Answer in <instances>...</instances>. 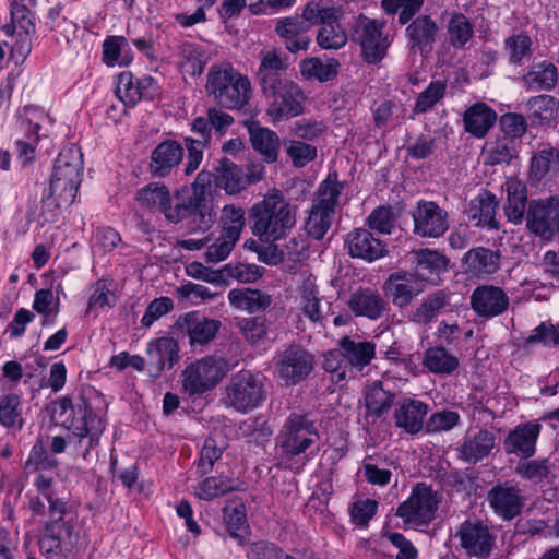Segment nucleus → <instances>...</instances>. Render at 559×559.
I'll return each mask as SVG.
<instances>
[{"label": "nucleus", "mask_w": 559, "mask_h": 559, "mask_svg": "<svg viewBox=\"0 0 559 559\" xmlns=\"http://www.w3.org/2000/svg\"><path fill=\"white\" fill-rule=\"evenodd\" d=\"M52 478L39 474L34 481L37 490L48 501V520L39 537V549L47 559H69L78 543L71 508L67 501L55 496Z\"/></svg>", "instance_id": "f257e3e1"}, {"label": "nucleus", "mask_w": 559, "mask_h": 559, "mask_svg": "<svg viewBox=\"0 0 559 559\" xmlns=\"http://www.w3.org/2000/svg\"><path fill=\"white\" fill-rule=\"evenodd\" d=\"M297 206L286 200L281 190L274 189L254 203L249 211L252 234L265 242L287 236L296 224Z\"/></svg>", "instance_id": "f03ea898"}, {"label": "nucleus", "mask_w": 559, "mask_h": 559, "mask_svg": "<svg viewBox=\"0 0 559 559\" xmlns=\"http://www.w3.org/2000/svg\"><path fill=\"white\" fill-rule=\"evenodd\" d=\"M82 153L75 146L63 148L55 160L49 188L43 197L48 206H69L73 203L82 180Z\"/></svg>", "instance_id": "7ed1b4c3"}, {"label": "nucleus", "mask_w": 559, "mask_h": 559, "mask_svg": "<svg viewBox=\"0 0 559 559\" xmlns=\"http://www.w3.org/2000/svg\"><path fill=\"white\" fill-rule=\"evenodd\" d=\"M205 91L217 105L231 110L243 109L252 94L248 76L228 62L211 66L206 75Z\"/></svg>", "instance_id": "20e7f679"}, {"label": "nucleus", "mask_w": 559, "mask_h": 559, "mask_svg": "<svg viewBox=\"0 0 559 559\" xmlns=\"http://www.w3.org/2000/svg\"><path fill=\"white\" fill-rule=\"evenodd\" d=\"M344 183L336 171L326 176L317 188L311 207L305 222V231L316 240H321L331 228L336 210L342 204Z\"/></svg>", "instance_id": "39448f33"}, {"label": "nucleus", "mask_w": 559, "mask_h": 559, "mask_svg": "<svg viewBox=\"0 0 559 559\" xmlns=\"http://www.w3.org/2000/svg\"><path fill=\"white\" fill-rule=\"evenodd\" d=\"M59 407L64 413L67 411L74 413L67 425L69 444L86 459L90 451L99 443V438L105 430V420L94 413L84 399L74 406L72 400L64 396L60 399Z\"/></svg>", "instance_id": "423d86ee"}, {"label": "nucleus", "mask_w": 559, "mask_h": 559, "mask_svg": "<svg viewBox=\"0 0 559 559\" xmlns=\"http://www.w3.org/2000/svg\"><path fill=\"white\" fill-rule=\"evenodd\" d=\"M376 357V344L371 341L345 335L337 347L323 356V369L336 377V381L346 378L348 371H361Z\"/></svg>", "instance_id": "0eeeda50"}, {"label": "nucleus", "mask_w": 559, "mask_h": 559, "mask_svg": "<svg viewBox=\"0 0 559 559\" xmlns=\"http://www.w3.org/2000/svg\"><path fill=\"white\" fill-rule=\"evenodd\" d=\"M319 439L316 423L307 414L292 413L276 438L280 464L292 468L289 461L305 453Z\"/></svg>", "instance_id": "6e6552de"}, {"label": "nucleus", "mask_w": 559, "mask_h": 559, "mask_svg": "<svg viewBox=\"0 0 559 559\" xmlns=\"http://www.w3.org/2000/svg\"><path fill=\"white\" fill-rule=\"evenodd\" d=\"M225 392V404L247 414L260 407L266 400V378L260 372L241 370L230 378Z\"/></svg>", "instance_id": "1a4fd4ad"}, {"label": "nucleus", "mask_w": 559, "mask_h": 559, "mask_svg": "<svg viewBox=\"0 0 559 559\" xmlns=\"http://www.w3.org/2000/svg\"><path fill=\"white\" fill-rule=\"evenodd\" d=\"M228 362L216 356H206L191 362L181 373L182 390L189 396L212 391L228 373Z\"/></svg>", "instance_id": "9d476101"}, {"label": "nucleus", "mask_w": 559, "mask_h": 559, "mask_svg": "<svg viewBox=\"0 0 559 559\" xmlns=\"http://www.w3.org/2000/svg\"><path fill=\"white\" fill-rule=\"evenodd\" d=\"M262 94L266 99V116L273 123L288 121L305 112L308 97L302 87L293 80H287Z\"/></svg>", "instance_id": "9b49d317"}, {"label": "nucleus", "mask_w": 559, "mask_h": 559, "mask_svg": "<svg viewBox=\"0 0 559 559\" xmlns=\"http://www.w3.org/2000/svg\"><path fill=\"white\" fill-rule=\"evenodd\" d=\"M274 374L284 385L305 381L314 368V357L302 346L289 344L278 348L273 357Z\"/></svg>", "instance_id": "f8f14e48"}, {"label": "nucleus", "mask_w": 559, "mask_h": 559, "mask_svg": "<svg viewBox=\"0 0 559 559\" xmlns=\"http://www.w3.org/2000/svg\"><path fill=\"white\" fill-rule=\"evenodd\" d=\"M439 503V493L431 486L419 483L408 499L399 506L396 515L409 524L427 525L436 518Z\"/></svg>", "instance_id": "ddd939ff"}, {"label": "nucleus", "mask_w": 559, "mask_h": 559, "mask_svg": "<svg viewBox=\"0 0 559 559\" xmlns=\"http://www.w3.org/2000/svg\"><path fill=\"white\" fill-rule=\"evenodd\" d=\"M526 227L536 237L549 241L559 233V198L531 200L526 213Z\"/></svg>", "instance_id": "4468645a"}, {"label": "nucleus", "mask_w": 559, "mask_h": 559, "mask_svg": "<svg viewBox=\"0 0 559 559\" xmlns=\"http://www.w3.org/2000/svg\"><path fill=\"white\" fill-rule=\"evenodd\" d=\"M383 23L362 15L356 21L354 27L356 39L360 45L362 59L369 64L380 62L386 56L391 45L388 37L383 35Z\"/></svg>", "instance_id": "2eb2a0df"}, {"label": "nucleus", "mask_w": 559, "mask_h": 559, "mask_svg": "<svg viewBox=\"0 0 559 559\" xmlns=\"http://www.w3.org/2000/svg\"><path fill=\"white\" fill-rule=\"evenodd\" d=\"M441 28L429 14H418L405 28V38L411 55L427 58L433 50Z\"/></svg>", "instance_id": "dca6fc26"}, {"label": "nucleus", "mask_w": 559, "mask_h": 559, "mask_svg": "<svg viewBox=\"0 0 559 559\" xmlns=\"http://www.w3.org/2000/svg\"><path fill=\"white\" fill-rule=\"evenodd\" d=\"M412 217L414 234L423 238H439L449 228L448 212L432 201H418Z\"/></svg>", "instance_id": "f3484780"}, {"label": "nucleus", "mask_w": 559, "mask_h": 559, "mask_svg": "<svg viewBox=\"0 0 559 559\" xmlns=\"http://www.w3.org/2000/svg\"><path fill=\"white\" fill-rule=\"evenodd\" d=\"M469 305L477 317L489 320L508 311L510 297L500 286L481 284L472 292Z\"/></svg>", "instance_id": "a211bd4d"}, {"label": "nucleus", "mask_w": 559, "mask_h": 559, "mask_svg": "<svg viewBox=\"0 0 559 559\" xmlns=\"http://www.w3.org/2000/svg\"><path fill=\"white\" fill-rule=\"evenodd\" d=\"M159 93L157 82L150 75L135 78L124 71L118 75L116 95L126 107L135 106L141 99L153 100Z\"/></svg>", "instance_id": "6ab92c4d"}, {"label": "nucleus", "mask_w": 559, "mask_h": 559, "mask_svg": "<svg viewBox=\"0 0 559 559\" xmlns=\"http://www.w3.org/2000/svg\"><path fill=\"white\" fill-rule=\"evenodd\" d=\"M178 223L186 219L187 229L191 234L209 231L216 221L212 199H178Z\"/></svg>", "instance_id": "aec40b11"}, {"label": "nucleus", "mask_w": 559, "mask_h": 559, "mask_svg": "<svg viewBox=\"0 0 559 559\" xmlns=\"http://www.w3.org/2000/svg\"><path fill=\"white\" fill-rule=\"evenodd\" d=\"M221 325V321L210 319L198 311L180 316L175 323L178 332L188 335L191 346L209 344L215 338Z\"/></svg>", "instance_id": "412c9836"}, {"label": "nucleus", "mask_w": 559, "mask_h": 559, "mask_svg": "<svg viewBox=\"0 0 559 559\" xmlns=\"http://www.w3.org/2000/svg\"><path fill=\"white\" fill-rule=\"evenodd\" d=\"M136 200L142 206L158 210L168 222L178 224V199L164 183L151 182L144 186L138 191Z\"/></svg>", "instance_id": "4be33fe9"}, {"label": "nucleus", "mask_w": 559, "mask_h": 559, "mask_svg": "<svg viewBox=\"0 0 559 559\" xmlns=\"http://www.w3.org/2000/svg\"><path fill=\"white\" fill-rule=\"evenodd\" d=\"M456 536L461 547L469 557H488L495 540L488 526L480 521L463 522Z\"/></svg>", "instance_id": "5701e85b"}, {"label": "nucleus", "mask_w": 559, "mask_h": 559, "mask_svg": "<svg viewBox=\"0 0 559 559\" xmlns=\"http://www.w3.org/2000/svg\"><path fill=\"white\" fill-rule=\"evenodd\" d=\"M382 289L394 306L404 308L424 290V284L414 273L395 272L386 278Z\"/></svg>", "instance_id": "b1692460"}, {"label": "nucleus", "mask_w": 559, "mask_h": 559, "mask_svg": "<svg viewBox=\"0 0 559 559\" xmlns=\"http://www.w3.org/2000/svg\"><path fill=\"white\" fill-rule=\"evenodd\" d=\"M285 56L275 48L262 49L259 52V67L255 72L261 92H265L287 81L284 74L287 70Z\"/></svg>", "instance_id": "393cba45"}, {"label": "nucleus", "mask_w": 559, "mask_h": 559, "mask_svg": "<svg viewBox=\"0 0 559 559\" xmlns=\"http://www.w3.org/2000/svg\"><path fill=\"white\" fill-rule=\"evenodd\" d=\"M487 498L495 513L507 521L521 514L526 500L519 487L507 484L493 486Z\"/></svg>", "instance_id": "a878e982"}, {"label": "nucleus", "mask_w": 559, "mask_h": 559, "mask_svg": "<svg viewBox=\"0 0 559 559\" xmlns=\"http://www.w3.org/2000/svg\"><path fill=\"white\" fill-rule=\"evenodd\" d=\"M348 309L356 317H364L371 321L382 318L390 309L389 302L382 295L370 287L358 288L349 295Z\"/></svg>", "instance_id": "bb28decb"}, {"label": "nucleus", "mask_w": 559, "mask_h": 559, "mask_svg": "<svg viewBox=\"0 0 559 559\" xmlns=\"http://www.w3.org/2000/svg\"><path fill=\"white\" fill-rule=\"evenodd\" d=\"M191 131L198 138H185L188 156L183 171L187 176H190L199 168L203 159V152L210 145L212 139V128L207 118L197 117L192 121Z\"/></svg>", "instance_id": "cd10ccee"}, {"label": "nucleus", "mask_w": 559, "mask_h": 559, "mask_svg": "<svg viewBox=\"0 0 559 559\" xmlns=\"http://www.w3.org/2000/svg\"><path fill=\"white\" fill-rule=\"evenodd\" d=\"M498 204L496 195L489 190L483 189L469 201L466 210L467 217L477 227L498 230L500 229V223L496 218Z\"/></svg>", "instance_id": "c85d7f7f"}, {"label": "nucleus", "mask_w": 559, "mask_h": 559, "mask_svg": "<svg viewBox=\"0 0 559 559\" xmlns=\"http://www.w3.org/2000/svg\"><path fill=\"white\" fill-rule=\"evenodd\" d=\"M542 426L534 421L518 425L504 439V450L523 459L533 456Z\"/></svg>", "instance_id": "c756f323"}, {"label": "nucleus", "mask_w": 559, "mask_h": 559, "mask_svg": "<svg viewBox=\"0 0 559 559\" xmlns=\"http://www.w3.org/2000/svg\"><path fill=\"white\" fill-rule=\"evenodd\" d=\"M348 253L353 258L372 262L386 252L385 243L365 228H355L346 236Z\"/></svg>", "instance_id": "7c9ffc66"}, {"label": "nucleus", "mask_w": 559, "mask_h": 559, "mask_svg": "<svg viewBox=\"0 0 559 559\" xmlns=\"http://www.w3.org/2000/svg\"><path fill=\"white\" fill-rule=\"evenodd\" d=\"M300 311L313 323H320L324 319L321 307V296L316 277L310 273H302L296 288Z\"/></svg>", "instance_id": "2f4dec72"}, {"label": "nucleus", "mask_w": 559, "mask_h": 559, "mask_svg": "<svg viewBox=\"0 0 559 559\" xmlns=\"http://www.w3.org/2000/svg\"><path fill=\"white\" fill-rule=\"evenodd\" d=\"M182 158V146L177 141L165 140L151 153L150 171L154 177H166L179 166Z\"/></svg>", "instance_id": "473e14b6"}, {"label": "nucleus", "mask_w": 559, "mask_h": 559, "mask_svg": "<svg viewBox=\"0 0 559 559\" xmlns=\"http://www.w3.org/2000/svg\"><path fill=\"white\" fill-rule=\"evenodd\" d=\"M178 343L171 337H159L152 341L146 349L150 373L158 377L164 369H170L179 360Z\"/></svg>", "instance_id": "72a5a7b5"}, {"label": "nucleus", "mask_w": 559, "mask_h": 559, "mask_svg": "<svg viewBox=\"0 0 559 559\" xmlns=\"http://www.w3.org/2000/svg\"><path fill=\"white\" fill-rule=\"evenodd\" d=\"M46 119L44 110L36 106H25L23 111L19 115L20 128L25 124L32 127V134L27 135V140L17 139L15 142L19 157H23L24 162L33 159L35 145L38 142V132L41 128V122Z\"/></svg>", "instance_id": "f704fd0d"}, {"label": "nucleus", "mask_w": 559, "mask_h": 559, "mask_svg": "<svg viewBox=\"0 0 559 559\" xmlns=\"http://www.w3.org/2000/svg\"><path fill=\"white\" fill-rule=\"evenodd\" d=\"M463 263L467 272L476 277H487L500 270L501 253L486 247L469 249L463 257Z\"/></svg>", "instance_id": "c9c22d12"}, {"label": "nucleus", "mask_w": 559, "mask_h": 559, "mask_svg": "<svg viewBox=\"0 0 559 559\" xmlns=\"http://www.w3.org/2000/svg\"><path fill=\"white\" fill-rule=\"evenodd\" d=\"M506 186V203L503 212L508 221L514 225L522 224L527 213V189L524 182L518 179H509Z\"/></svg>", "instance_id": "e433bc0d"}, {"label": "nucleus", "mask_w": 559, "mask_h": 559, "mask_svg": "<svg viewBox=\"0 0 559 559\" xmlns=\"http://www.w3.org/2000/svg\"><path fill=\"white\" fill-rule=\"evenodd\" d=\"M496 444L493 432L481 429L474 435H467L460 445V459L468 464H476L488 456Z\"/></svg>", "instance_id": "4c0bfd02"}, {"label": "nucleus", "mask_w": 559, "mask_h": 559, "mask_svg": "<svg viewBox=\"0 0 559 559\" xmlns=\"http://www.w3.org/2000/svg\"><path fill=\"white\" fill-rule=\"evenodd\" d=\"M428 405L418 400L406 399L400 402L394 412L396 426L408 433H417L423 429Z\"/></svg>", "instance_id": "58836bf2"}, {"label": "nucleus", "mask_w": 559, "mask_h": 559, "mask_svg": "<svg viewBox=\"0 0 559 559\" xmlns=\"http://www.w3.org/2000/svg\"><path fill=\"white\" fill-rule=\"evenodd\" d=\"M228 300L234 308L249 313L264 311L273 302L271 295L248 287L229 290Z\"/></svg>", "instance_id": "ea45409f"}, {"label": "nucleus", "mask_w": 559, "mask_h": 559, "mask_svg": "<svg viewBox=\"0 0 559 559\" xmlns=\"http://www.w3.org/2000/svg\"><path fill=\"white\" fill-rule=\"evenodd\" d=\"M214 169L215 186L225 190L228 194L245 190L249 183V179L242 174V170L228 158H221Z\"/></svg>", "instance_id": "a19ab883"}, {"label": "nucleus", "mask_w": 559, "mask_h": 559, "mask_svg": "<svg viewBox=\"0 0 559 559\" xmlns=\"http://www.w3.org/2000/svg\"><path fill=\"white\" fill-rule=\"evenodd\" d=\"M532 124L550 126L559 119V103L550 95L531 97L526 103Z\"/></svg>", "instance_id": "79ce46f5"}, {"label": "nucleus", "mask_w": 559, "mask_h": 559, "mask_svg": "<svg viewBox=\"0 0 559 559\" xmlns=\"http://www.w3.org/2000/svg\"><path fill=\"white\" fill-rule=\"evenodd\" d=\"M496 120V112L484 103L471 106L463 116L465 130L477 138L485 136Z\"/></svg>", "instance_id": "37998d69"}, {"label": "nucleus", "mask_w": 559, "mask_h": 559, "mask_svg": "<svg viewBox=\"0 0 559 559\" xmlns=\"http://www.w3.org/2000/svg\"><path fill=\"white\" fill-rule=\"evenodd\" d=\"M396 394L384 382L376 381L365 392L367 413L376 418L386 414L394 404Z\"/></svg>", "instance_id": "c03bdc74"}, {"label": "nucleus", "mask_w": 559, "mask_h": 559, "mask_svg": "<svg viewBox=\"0 0 559 559\" xmlns=\"http://www.w3.org/2000/svg\"><path fill=\"white\" fill-rule=\"evenodd\" d=\"M445 29L448 43L455 50L464 49L475 34L474 25L462 12L451 13Z\"/></svg>", "instance_id": "a18cd8bd"}, {"label": "nucleus", "mask_w": 559, "mask_h": 559, "mask_svg": "<svg viewBox=\"0 0 559 559\" xmlns=\"http://www.w3.org/2000/svg\"><path fill=\"white\" fill-rule=\"evenodd\" d=\"M343 15L342 7L326 5L322 1L314 0L307 2L300 14L302 21L307 23L308 31L314 25L321 27L329 22L340 21Z\"/></svg>", "instance_id": "49530a36"}, {"label": "nucleus", "mask_w": 559, "mask_h": 559, "mask_svg": "<svg viewBox=\"0 0 559 559\" xmlns=\"http://www.w3.org/2000/svg\"><path fill=\"white\" fill-rule=\"evenodd\" d=\"M415 275L423 281H429L447 270L448 260L444 255L429 249L415 252Z\"/></svg>", "instance_id": "de8ad7c7"}, {"label": "nucleus", "mask_w": 559, "mask_h": 559, "mask_svg": "<svg viewBox=\"0 0 559 559\" xmlns=\"http://www.w3.org/2000/svg\"><path fill=\"white\" fill-rule=\"evenodd\" d=\"M521 80L527 90H551L558 81V71L554 63L543 61L534 66Z\"/></svg>", "instance_id": "09e8293b"}, {"label": "nucleus", "mask_w": 559, "mask_h": 559, "mask_svg": "<svg viewBox=\"0 0 559 559\" xmlns=\"http://www.w3.org/2000/svg\"><path fill=\"white\" fill-rule=\"evenodd\" d=\"M448 305V295L443 290L435 292L409 313V320L418 324H427L437 318Z\"/></svg>", "instance_id": "8fccbe9b"}, {"label": "nucleus", "mask_w": 559, "mask_h": 559, "mask_svg": "<svg viewBox=\"0 0 559 559\" xmlns=\"http://www.w3.org/2000/svg\"><path fill=\"white\" fill-rule=\"evenodd\" d=\"M223 514L229 536L242 544L248 532L245 504L230 501L224 507Z\"/></svg>", "instance_id": "3c124183"}, {"label": "nucleus", "mask_w": 559, "mask_h": 559, "mask_svg": "<svg viewBox=\"0 0 559 559\" xmlns=\"http://www.w3.org/2000/svg\"><path fill=\"white\" fill-rule=\"evenodd\" d=\"M423 365L433 373L451 374L457 369L459 359L444 347L436 346L425 352Z\"/></svg>", "instance_id": "603ef678"}, {"label": "nucleus", "mask_w": 559, "mask_h": 559, "mask_svg": "<svg viewBox=\"0 0 559 559\" xmlns=\"http://www.w3.org/2000/svg\"><path fill=\"white\" fill-rule=\"evenodd\" d=\"M250 141L255 151L262 154L266 162H274L280 150V138L274 131L262 127H251Z\"/></svg>", "instance_id": "864d4df0"}, {"label": "nucleus", "mask_w": 559, "mask_h": 559, "mask_svg": "<svg viewBox=\"0 0 559 559\" xmlns=\"http://www.w3.org/2000/svg\"><path fill=\"white\" fill-rule=\"evenodd\" d=\"M7 35L15 33L19 36H29L35 32L34 17L29 9L22 2L14 1L11 4V23L3 26Z\"/></svg>", "instance_id": "5fc2aeb1"}, {"label": "nucleus", "mask_w": 559, "mask_h": 559, "mask_svg": "<svg viewBox=\"0 0 559 559\" xmlns=\"http://www.w3.org/2000/svg\"><path fill=\"white\" fill-rule=\"evenodd\" d=\"M510 64L521 66L533 55V40L525 33H516L507 37L503 41Z\"/></svg>", "instance_id": "6e6d98bb"}, {"label": "nucleus", "mask_w": 559, "mask_h": 559, "mask_svg": "<svg viewBox=\"0 0 559 559\" xmlns=\"http://www.w3.org/2000/svg\"><path fill=\"white\" fill-rule=\"evenodd\" d=\"M237 326L250 345L259 346L266 340L270 322L264 316L247 317L240 319Z\"/></svg>", "instance_id": "4d7b16f0"}, {"label": "nucleus", "mask_w": 559, "mask_h": 559, "mask_svg": "<svg viewBox=\"0 0 559 559\" xmlns=\"http://www.w3.org/2000/svg\"><path fill=\"white\" fill-rule=\"evenodd\" d=\"M338 62L331 59L323 62L319 58H309L300 63V73L306 79H316L320 82H326L334 79L337 74Z\"/></svg>", "instance_id": "13d9d810"}, {"label": "nucleus", "mask_w": 559, "mask_h": 559, "mask_svg": "<svg viewBox=\"0 0 559 559\" xmlns=\"http://www.w3.org/2000/svg\"><path fill=\"white\" fill-rule=\"evenodd\" d=\"M559 170V151L546 148L539 151L531 159L530 177L539 181L550 171Z\"/></svg>", "instance_id": "bf43d9fd"}, {"label": "nucleus", "mask_w": 559, "mask_h": 559, "mask_svg": "<svg viewBox=\"0 0 559 559\" xmlns=\"http://www.w3.org/2000/svg\"><path fill=\"white\" fill-rule=\"evenodd\" d=\"M347 40V33L340 24V21L329 22L318 31L317 43L323 49H341L346 45Z\"/></svg>", "instance_id": "052dcab7"}, {"label": "nucleus", "mask_w": 559, "mask_h": 559, "mask_svg": "<svg viewBox=\"0 0 559 559\" xmlns=\"http://www.w3.org/2000/svg\"><path fill=\"white\" fill-rule=\"evenodd\" d=\"M21 400L17 394L10 393L0 399V425L5 428L21 430L24 419L20 411Z\"/></svg>", "instance_id": "680f3d73"}, {"label": "nucleus", "mask_w": 559, "mask_h": 559, "mask_svg": "<svg viewBox=\"0 0 559 559\" xmlns=\"http://www.w3.org/2000/svg\"><path fill=\"white\" fill-rule=\"evenodd\" d=\"M447 83L442 80L431 81L429 85L417 96L413 111L425 114L439 103L445 95Z\"/></svg>", "instance_id": "e2e57ef3"}, {"label": "nucleus", "mask_w": 559, "mask_h": 559, "mask_svg": "<svg viewBox=\"0 0 559 559\" xmlns=\"http://www.w3.org/2000/svg\"><path fill=\"white\" fill-rule=\"evenodd\" d=\"M368 227L382 235H390L396 225V214L392 206H378L367 217Z\"/></svg>", "instance_id": "0e129e2a"}, {"label": "nucleus", "mask_w": 559, "mask_h": 559, "mask_svg": "<svg viewBox=\"0 0 559 559\" xmlns=\"http://www.w3.org/2000/svg\"><path fill=\"white\" fill-rule=\"evenodd\" d=\"M223 234L238 241L245 226V211L235 205H225L222 211Z\"/></svg>", "instance_id": "69168bd1"}, {"label": "nucleus", "mask_w": 559, "mask_h": 559, "mask_svg": "<svg viewBox=\"0 0 559 559\" xmlns=\"http://www.w3.org/2000/svg\"><path fill=\"white\" fill-rule=\"evenodd\" d=\"M512 145L513 140L507 136H503L493 143H488L486 147V164H509L514 157V150Z\"/></svg>", "instance_id": "338daca9"}, {"label": "nucleus", "mask_w": 559, "mask_h": 559, "mask_svg": "<svg viewBox=\"0 0 559 559\" xmlns=\"http://www.w3.org/2000/svg\"><path fill=\"white\" fill-rule=\"evenodd\" d=\"M533 344H542L549 347L559 345V328L550 322H542L523 342L524 348Z\"/></svg>", "instance_id": "774afa93"}]
</instances>
